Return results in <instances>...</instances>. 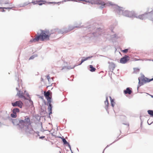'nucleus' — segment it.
I'll return each mask as SVG.
<instances>
[{"label":"nucleus","mask_w":153,"mask_h":153,"mask_svg":"<svg viewBox=\"0 0 153 153\" xmlns=\"http://www.w3.org/2000/svg\"><path fill=\"white\" fill-rule=\"evenodd\" d=\"M31 123L30 117L27 116L25 117L24 120H19V124L22 126L23 128L25 127V131L29 134H32L34 131Z\"/></svg>","instance_id":"f257e3e1"},{"label":"nucleus","mask_w":153,"mask_h":153,"mask_svg":"<svg viewBox=\"0 0 153 153\" xmlns=\"http://www.w3.org/2000/svg\"><path fill=\"white\" fill-rule=\"evenodd\" d=\"M50 35L48 30H42L40 35L37 36L35 38L31 40L30 42H35L36 41H38L39 39L41 41L48 40L49 39Z\"/></svg>","instance_id":"f03ea898"},{"label":"nucleus","mask_w":153,"mask_h":153,"mask_svg":"<svg viewBox=\"0 0 153 153\" xmlns=\"http://www.w3.org/2000/svg\"><path fill=\"white\" fill-rule=\"evenodd\" d=\"M82 1H84L86 2H89L92 4H99L102 5L100 7L102 8L105 5H107L106 4L104 1V0H80Z\"/></svg>","instance_id":"7ed1b4c3"},{"label":"nucleus","mask_w":153,"mask_h":153,"mask_svg":"<svg viewBox=\"0 0 153 153\" xmlns=\"http://www.w3.org/2000/svg\"><path fill=\"white\" fill-rule=\"evenodd\" d=\"M44 95L48 103H51V99L52 98V93L50 90L46 92H44Z\"/></svg>","instance_id":"20e7f679"},{"label":"nucleus","mask_w":153,"mask_h":153,"mask_svg":"<svg viewBox=\"0 0 153 153\" xmlns=\"http://www.w3.org/2000/svg\"><path fill=\"white\" fill-rule=\"evenodd\" d=\"M12 105L14 107L18 106L20 108H22L23 104L22 102L20 101H16L15 102H12Z\"/></svg>","instance_id":"39448f33"},{"label":"nucleus","mask_w":153,"mask_h":153,"mask_svg":"<svg viewBox=\"0 0 153 153\" xmlns=\"http://www.w3.org/2000/svg\"><path fill=\"white\" fill-rule=\"evenodd\" d=\"M130 57L128 56H125L123 58H121L120 59V62L122 64L126 63L128 60H129Z\"/></svg>","instance_id":"423d86ee"},{"label":"nucleus","mask_w":153,"mask_h":153,"mask_svg":"<svg viewBox=\"0 0 153 153\" xmlns=\"http://www.w3.org/2000/svg\"><path fill=\"white\" fill-rule=\"evenodd\" d=\"M45 2L44 1H39V0H34L32 2V3L34 4H38L40 5H42L43 4H44Z\"/></svg>","instance_id":"0eeeda50"},{"label":"nucleus","mask_w":153,"mask_h":153,"mask_svg":"<svg viewBox=\"0 0 153 153\" xmlns=\"http://www.w3.org/2000/svg\"><path fill=\"white\" fill-rule=\"evenodd\" d=\"M124 93L125 94H131L132 93V91L129 88H127L126 90H124Z\"/></svg>","instance_id":"6e6552de"},{"label":"nucleus","mask_w":153,"mask_h":153,"mask_svg":"<svg viewBox=\"0 0 153 153\" xmlns=\"http://www.w3.org/2000/svg\"><path fill=\"white\" fill-rule=\"evenodd\" d=\"M17 95L19 98H24V99H26V98L23 95V93L21 92L20 91L18 92L17 94Z\"/></svg>","instance_id":"1a4fd4ad"},{"label":"nucleus","mask_w":153,"mask_h":153,"mask_svg":"<svg viewBox=\"0 0 153 153\" xmlns=\"http://www.w3.org/2000/svg\"><path fill=\"white\" fill-rule=\"evenodd\" d=\"M92 56H89L87 57H83L82 59L81 60V62L79 64V65H80L82 64V63L84 61L88 60V59H90L91 57H92Z\"/></svg>","instance_id":"9d476101"},{"label":"nucleus","mask_w":153,"mask_h":153,"mask_svg":"<svg viewBox=\"0 0 153 153\" xmlns=\"http://www.w3.org/2000/svg\"><path fill=\"white\" fill-rule=\"evenodd\" d=\"M143 81H145L146 82H149L152 80H153V78L151 79H149L146 77H144L142 79Z\"/></svg>","instance_id":"9b49d317"},{"label":"nucleus","mask_w":153,"mask_h":153,"mask_svg":"<svg viewBox=\"0 0 153 153\" xmlns=\"http://www.w3.org/2000/svg\"><path fill=\"white\" fill-rule=\"evenodd\" d=\"M11 4V3H10L8 0L4 2V1L3 0H0V4Z\"/></svg>","instance_id":"f8f14e48"},{"label":"nucleus","mask_w":153,"mask_h":153,"mask_svg":"<svg viewBox=\"0 0 153 153\" xmlns=\"http://www.w3.org/2000/svg\"><path fill=\"white\" fill-rule=\"evenodd\" d=\"M48 103L49 104V106L48 107V109L49 112V114H50L52 113V106L51 104V103Z\"/></svg>","instance_id":"ddd939ff"},{"label":"nucleus","mask_w":153,"mask_h":153,"mask_svg":"<svg viewBox=\"0 0 153 153\" xmlns=\"http://www.w3.org/2000/svg\"><path fill=\"white\" fill-rule=\"evenodd\" d=\"M110 99L111 101V105L113 107H114V106L115 102H114V100L113 99H112L111 97H110Z\"/></svg>","instance_id":"4468645a"},{"label":"nucleus","mask_w":153,"mask_h":153,"mask_svg":"<svg viewBox=\"0 0 153 153\" xmlns=\"http://www.w3.org/2000/svg\"><path fill=\"white\" fill-rule=\"evenodd\" d=\"M102 30L101 29H98L97 30V31L96 32V34L97 35H94V36H97V34H101V32H102Z\"/></svg>","instance_id":"2eb2a0df"},{"label":"nucleus","mask_w":153,"mask_h":153,"mask_svg":"<svg viewBox=\"0 0 153 153\" xmlns=\"http://www.w3.org/2000/svg\"><path fill=\"white\" fill-rule=\"evenodd\" d=\"M19 108H16L13 109V113H15L16 114L17 112H19Z\"/></svg>","instance_id":"dca6fc26"},{"label":"nucleus","mask_w":153,"mask_h":153,"mask_svg":"<svg viewBox=\"0 0 153 153\" xmlns=\"http://www.w3.org/2000/svg\"><path fill=\"white\" fill-rule=\"evenodd\" d=\"M105 103L106 105V107L108 108V106L109 102L108 101V98L107 97L106 98V100L105 101Z\"/></svg>","instance_id":"f3484780"},{"label":"nucleus","mask_w":153,"mask_h":153,"mask_svg":"<svg viewBox=\"0 0 153 153\" xmlns=\"http://www.w3.org/2000/svg\"><path fill=\"white\" fill-rule=\"evenodd\" d=\"M61 138L62 139L63 142L64 144L66 145L68 144V142L66 141V140L63 137H61Z\"/></svg>","instance_id":"a211bd4d"},{"label":"nucleus","mask_w":153,"mask_h":153,"mask_svg":"<svg viewBox=\"0 0 153 153\" xmlns=\"http://www.w3.org/2000/svg\"><path fill=\"white\" fill-rule=\"evenodd\" d=\"M147 112L151 116H153V111L149 110Z\"/></svg>","instance_id":"6ab92c4d"},{"label":"nucleus","mask_w":153,"mask_h":153,"mask_svg":"<svg viewBox=\"0 0 153 153\" xmlns=\"http://www.w3.org/2000/svg\"><path fill=\"white\" fill-rule=\"evenodd\" d=\"M13 8V7H0V9H3V11L4 12V9H12Z\"/></svg>","instance_id":"aec40b11"},{"label":"nucleus","mask_w":153,"mask_h":153,"mask_svg":"<svg viewBox=\"0 0 153 153\" xmlns=\"http://www.w3.org/2000/svg\"><path fill=\"white\" fill-rule=\"evenodd\" d=\"M37 56V55H34L32 56H31L29 58V60H30L32 59H33L35 57Z\"/></svg>","instance_id":"412c9836"},{"label":"nucleus","mask_w":153,"mask_h":153,"mask_svg":"<svg viewBox=\"0 0 153 153\" xmlns=\"http://www.w3.org/2000/svg\"><path fill=\"white\" fill-rule=\"evenodd\" d=\"M10 116L11 117L14 118H16L17 117L16 114H15V113L11 114Z\"/></svg>","instance_id":"4be33fe9"},{"label":"nucleus","mask_w":153,"mask_h":153,"mask_svg":"<svg viewBox=\"0 0 153 153\" xmlns=\"http://www.w3.org/2000/svg\"><path fill=\"white\" fill-rule=\"evenodd\" d=\"M91 69L90 70V71L91 72H93L95 71L96 69L95 68H90Z\"/></svg>","instance_id":"5701e85b"},{"label":"nucleus","mask_w":153,"mask_h":153,"mask_svg":"<svg viewBox=\"0 0 153 153\" xmlns=\"http://www.w3.org/2000/svg\"><path fill=\"white\" fill-rule=\"evenodd\" d=\"M128 51V49H126L124 50H123L122 51L124 53H126Z\"/></svg>","instance_id":"b1692460"},{"label":"nucleus","mask_w":153,"mask_h":153,"mask_svg":"<svg viewBox=\"0 0 153 153\" xmlns=\"http://www.w3.org/2000/svg\"><path fill=\"white\" fill-rule=\"evenodd\" d=\"M111 64L112 66L111 67H115V65L113 63H112V62L111 63Z\"/></svg>","instance_id":"393cba45"},{"label":"nucleus","mask_w":153,"mask_h":153,"mask_svg":"<svg viewBox=\"0 0 153 153\" xmlns=\"http://www.w3.org/2000/svg\"><path fill=\"white\" fill-rule=\"evenodd\" d=\"M46 77L47 78V79H48V81H49V79H50V77L49 76V75H47V76H46Z\"/></svg>","instance_id":"a878e982"},{"label":"nucleus","mask_w":153,"mask_h":153,"mask_svg":"<svg viewBox=\"0 0 153 153\" xmlns=\"http://www.w3.org/2000/svg\"><path fill=\"white\" fill-rule=\"evenodd\" d=\"M45 137H44H44H39V138L40 139H43V138H44Z\"/></svg>","instance_id":"bb28decb"},{"label":"nucleus","mask_w":153,"mask_h":153,"mask_svg":"<svg viewBox=\"0 0 153 153\" xmlns=\"http://www.w3.org/2000/svg\"><path fill=\"white\" fill-rule=\"evenodd\" d=\"M4 112L5 114H7V111H4Z\"/></svg>","instance_id":"cd10ccee"},{"label":"nucleus","mask_w":153,"mask_h":153,"mask_svg":"<svg viewBox=\"0 0 153 153\" xmlns=\"http://www.w3.org/2000/svg\"><path fill=\"white\" fill-rule=\"evenodd\" d=\"M41 80L42 81H43V79L42 78H41Z\"/></svg>","instance_id":"c85d7f7f"},{"label":"nucleus","mask_w":153,"mask_h":153,"mask_svg":"<svg viewBox=\"0 0 153 153\" xmlns=\"http://www.w3.org/2000/svg\"><path fill=\"white\" fill-rule=\"evenodd\" d=\"M109 4L111 5H112L113 4H111V2H109Z\"/></svg>","instance_id":"c756f323"},{"label":"nucleus","mask_w":153,"mask_h":153,"mask_svg":"<svg viewBox=\"0 0 153 153\" xmlns=\"http://www.w3.org/2000/svg\"><path fill=\"white\" fill-rule=\"evenodd\" d=\"M40 97L42 99H43V96L42 97Z\"/></svg>","instance_id":"7c9ffc66"},{"label":"nucleus","mask_w":153,"mask_h":153,"mask_svg":"<svg viewBox=\"0 0 153 153\" xmlns=\"http://www.w3.org/2000/svg\"><path fill=\"white\" fill-rule=\"evenodd\" d=\"M89 67H93V66L92 65H90Z\"/></svg>","instance_id":"2f4dec72"},{"label":"nucleus","mask_w":153,"mask_h":153,"mask_svg":"<svg viewBox=\"0 0 153 153\" xmlns=\"http://www.w3.org/2000/svg\"><path fill=\"white\" fill-rule=\"evenodd\" d=\"M149 95L151 96V97H153V96H152V95H151L149 94Z\"/></svg>","instance_id":"473e14b6"},{"label":"nucleus","mask_w":153,"mask_h":153,"mask_svg":"<svg viewBox=\"0 0 153 153\" xmlns=\"http://www.w3.org/2000/svg\"><path fill=\"white\" fill-rule=\"evenodd\" d=\"M128 126H129V124H128Z\"/></svg>","instance_id":"72a5a7b5"},{"label":"nucleus","mask_w":153,"mask_h":153,"mask_svg":"<svg viewBox=\"0 0 153 153\" xmlns=\"http://www.w3.org/2000/svg\"><path fill=\"white\" fill-rule=\"evenodd\" d=\"M74 28H72V29H71V30H72Z\"/></svg>","instance_id":"f704fd0d"},{"label":"nucleus","mask_w":153,"mask_h":153,"mask_svg":"<svg viewBox=\"0 0 153 153\" xmlns=\"http://www.w3.org/2000/svg\"><path fill=\"white\" fill-rule=\"evenodd\" d=\"M140 82V80H139V82Z\"/></svg>","instance_id":"c9c22d12"},{"label":"nucleus","mask_w":153,"mask_h":153,"mask_svg":"<svg viewBox=\"0 0 153 153\" xmlns=\"http://www.w3.org/2000/svg\"><path fill=\"white\" fill-rule=\"evenodd\" d=\"M76 0H74V1H76Z\"/></svg>","instance_id":"e433bc0d"},{"label":"nucleus","mask_w":153,"mask_h":153,"mask_svg":"<svg viewBox=\"0 0 153 153\" xmlns=\"http://www.w3.org/2000/svg\"><path fill=\"white\" fill-rule=\"evenodd\" d=\"M152 61H153V60H152Z\"/></svg>","instance_id":"4c0bfd02"}]
</instances>
